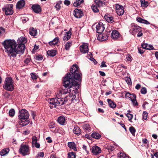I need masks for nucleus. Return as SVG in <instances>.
<instances>
[{"instance_id":"f257e3e1","label":"nucleus","mask_w":158,"mask_h":158,"mask_svg":"<svg viewBox=\"0 0 158 158\" xmlns=\"http://www.w3.org/2000/svg\"><path fill=\"white\" fill-rule=\"evenodd\" d=\"M79 68L77 64H73L70 69V73H67L63 78V86L66 88L60 91L56 94V98L50 99V104L55 106H60L64 104L68 101L67 96L63 98L62 94H66L68 93L74 92L76 93L79 88V82L76 81L77 80L81 82V74L79 71Z\"/></svg>"},{"instance_id":"f03ea898","label":"nucleus","mask_w":158,"mask_h":158,"mask_svg":"<svg viewBox=\"0 0 158 158\" xmlns=\"http://www.w3.org/2000/svg\"><path fill=\"white\" fill-rule=\"evenodd\" d=\"M2 44L6 52L10 56L15 57L16 56V47L17 44L15 42L11 40H6L4 41Z\"/></svg>"},{"instance_id":"7ed1b4c3","label":"nucleus","mask_w":158,"mask_h":158,"mask_svg":"<svg viewBox=\"0 0 158 158\" xmlns=\"http://www.w3.org/2000/svg\"><path fill=\"white\" fill-rule=\"evenodd\" d=\"M3 87L5 89L12 91L14 89V82L12 78L10 77H6L4 81Z\"/></svg>"},{"instance_id":"20e7f679","label":"nucleus","mask_w":158,"mask_h":158,"mask_svg":"<svg viewBox=\"0 0 158 158\" xmlns=\"http://www.w3.org/2000/svg\"><path fill=\"white\" fill-rule=\"evenodd\" d=\"M13 4H6L2 8V11L5 12L6 15H11L14 13Z\"/></svg>"},{"instance_id":"39448f33","label":"nucleus","mask_w":158,"mask_h":158,"mask_svg":"<svg viewBox=\"0 0 158 158\" xmlns=\"http://www.w3.org/2000/svg\"><path fill=\"white\" fill-rule=\"evenodd\" d=\"M19 153L23 156L28 155L29 153V146L26 144H22L19 149Z\"/></svg>"},{"instance_id":"423d86ee","label":"nucleus","mask_w":158,"mask_h":158,"mask_svg":"<svg viewBox=\"0 0 158 158\" xmlns=\"http://www.w3.org/2000/svg\"><path fill=\"white\" fill-rule=\"evenodd\" d=\"M29 114L28 111L24 109H22L19 111L18 117L19 119H28Z\"/></svg>"},{"instance_id":"0eeeda50","label":"nucleus","mask_w":158,"mask_h":158,"mask_svg":"<svg viewBox=\"0 0 158 158\" xmlns=\"http://www.w3.org/2000/svg\"><path fill=\"white\" fill-rule=\"evenodd\" d=\"M25 49V45L24 44H17L16 47V53L17 54H23Z\"/></svg>"},{"instance_id":"6e6552de","label":"nucleus","mask_w":158,"mask_h":158,"mask_svg":"<svg viewBox=\"0 0 158 158\" xmlns=\"http://www.w3.org/2000/svg\"><path fill=\"white\" fill-rule=\"evenodd\" d=\"M96 31L98 33V34L102 33L105 29L104 25L102 23H99L96 25Z\"/></svg>"},{"instance_id":"1a4fd4ad","label":"nucleus","mask_w":158,"mask_h":158,"mask_svg":"<svg viewBox=\"0 0 158 158\" xmlns=\"http://www.w3.org/2000/svg\"><path fill=\"white\" fill-rule=\"evenodd\" d=\"M141 27L137 26V25L134 24V26L130 30V32L132 35L135 34L136 32L141 31Z\"/></svg>"},{"instance_id":"9d476101","label":"nucleus","mask_w":158,"mask_h":158,"mask_svg":"<svg viewBox=\"0 0 158 158\" xmlns=\"http://www.w3.org/2000/svg\"><path fill=\"white\" fill-rule=\"evenodd\" d=\"M74 16L77 18H80L83 15L82 11L80 10L75 9L73 13Z\"/></svg>"},{"instance_id":"9b49d317","label":"nucleus","mask_w":158,"mask_h":158,"mask_svg":"<svg viewBox=\"0 0 158 158\" xmlns=\"http://www.w3.org/2000/svg\"><path fill=\"white\" fill-rule=\"evenodd\" d=\"M92 152L94 155H97L100 153L102 150L101 148L97 146H93L91 148Z\"/></svg>"},{"instance_id":"f8f14e48","label":"nucleus","mask_w":158,"mask_h":158,"mask_svg":"<svg viewBox=\"0 0 158 158\" xmlns=\"http://www.w3.org/2000/svg\"><path fill=\"white\" fill-rule=\"evenodd\" d=\"M80 50L82 53H87L89 51L88 46L86 44H83L80 46Z\"/></svg>"},{"instance_id":"ddd939ff","label":"nucleus","mask_w":158,"mask_h":158,"mask_svg":"<svg viewBox=\"0 0 158 158\" xmlns=\"http://www.w3.org/2000/svg\"><path fill=\"white\" fill-rule=\"evenodd\" d=\"M57 121L59 124L62 125H65L67 123L65 117L62 115L60 116L58 118Z\"/></svg>"},{"instance_id":"4468645a","label":"nucleus","mask_w":158,"mask_h":158,"mask_svg":"<svg viewBox=\"0 0 158 158\" xmlns=\"http://www.w3.org/2000/svg\"><path fill=\"white\" fill-rule=\"evenodd\" d=\"M25 5V2L24 0H20L16 4V6L17 9H20L22 8Z\"/></svg>"},{"instance_id":"2eb2a0df","label":"nucleus","mask_w":158,"mask_h":158,"mask_svg":"<svg viewBox=\"0 0 158 158\" xmlns=\"http://www.w3.org/2000/svg\"><path fill=\"white\" fill-rule=\"evenodd\" d=\"M32 9L35 13H38L41 12V10L40 7L38 5H33L32 6Z\"/></svg>"},{"instance_id":"dca6fc26","label":"nucleus","mask_w":158,"mask_h":158,"mask_svg":"<svg viewBox=\"0 0 158 158\" xmlns=\"http://www.w3.org/2000/svg\"><path fill=\"white\" fill-rule=\"evenodd\" d=\"M120 35L118 32L116 30H113L111 33V38L114 40L118 39Z\"/></svg>"},{"instance_id":"f3484780","label":"nucleus","mask_w":158,"mask_h":158,"mask_svg":"<svg viewBox=\"0 0 158 158\" xmlns=\"http://www.w3.org/2000/svg\"><path fill=\"white\" fill-rule=\"evenodd\" d=\"M108 36L105 34H103L102 33L98 34L97 37L98 40L101 41L106 40L108 39Z\"/></svg>"},{"instance_id":"a211bd4d","label":"nucleus","mask_w":158,"mask_h":158,"mask_svg":"<svg viewBox=\"0 0 158 158\" xmlns=\"http://www.w3.org/2000/svg\"><path fill=\"white\" fill-rule=\"evenodd\" d=\"M30 121L28 120V119H19V123L20 125H21L22 127L25 126L28 124Z\"/></svg>"},{"instance_id":"6ab92c4d","label":"nucleus","mask_w":158,"mask_h":158,"mask_svg":"<svg viewBox=\"0 0 158 158\" xmlns=\"http://www.w3.org/2000/svg\"><path fill=\"white\" fill-rule=\"evenodd\" d=\"M71 34L72 33L70 30L65 32L64 34V36L63 37V40L66 41L68 40L71 38Z\"/></svg>"},{"instance_id":"aec40b11","label":"nucleus","mask_w":158,"mask_h":158,"mask_svg":"<svg viewBox=\"0 0 158 158\" xmlns=\"http://www.w3.org/2000/svg\"><path fill=\"white\" fill-rule=\"evenodd\" d=\"M142 47L144 49L151 50L153 49L154 47L152 45H149L148 44L144 43L141 44Z\"/></svg>"},{"instance_id":"412c9836","label":"nucleus","mask_w":158,"mask_h":158,"mask_svg":"<svg viewBox=\"0 0 158 158\" xmlns=\"http://www.w3.org/2000/svg\"><path fill=\"white\" fill-rule=\"evenodd\" d=\"M136 20L139 22L144 23L147 25H148L150 24V23L148 21L142 19L140 17H138L136 19Z\"/></svg>"},{"instance_id":"4be33fe9","label":"nucleus","mask_w":158,"mask_h":158,"mask_svg":"<svg viewBox=\"0 0 158 158\" xmlns=\"http://www.w3.org/2000/svg\"><path fill=\"white\" fill-rule=\"evenodd\" d=\"M27 42L26 39L25 38L23 37H21L19 38L18 40V44H25Z\"/></svg>"},{"instance_id":"5701e85b","label":"nucleus","mask_w":158,"mask_h":158,"mask_svg":"<svg viewBox=\"0 0 158 158\" xmlns=\"http://www.w3.org/2000/svg\"><path fill=\"white\" fill-rule=\"evenodd\" d=\"M104 18L109 23H112L114 21L112 16H110L109 15H105L104 16Z\"/></svg>"},{"instance_id":"b1692460","label":"nucleus","mask_w":158,"mask_h":158,"mask_svg":"<svg viewBox=\"0 0 158 158\" xmlns=\"http://www.w3.org/2000/svg\"><path fill=\"white\" fill-rule=\"evenodd\" d=\"M109 106L112 108H114L116 107V105L115 103L112 101L110 99H108L107 100Z\"/></svg>"},{"instance_id":"393cba45","label":"nucleus","mask_w":158,"mask_h":158,"mask_svg":"<svg viewBox=\"0 0 158 158\" xmlns=\"http://www.w3.org/2000/svg\"><path fill=\"white\" fill-rule=\"evenodd\" d=\"M68 146L69 148L71 149H73L74 151H77V149L76 147L75 144L74 142H68Z\"/></svg>"},{"instance_id":"a878e982","label":"nucleus","mask_w":158,"mask_h":158,"mask_svg":"<svg viewBox=\"0 0 158 158\" xmlns=\"http://www.w3.org/2000/svg\"><path fill=\"white\" fill-rule=\"evenodd\" d=\"M59 40L58 37H56L53 40H52L49 42V44L51 46L55 45L58 43Z\"/></svg>"},{"instance_id":"bb28decb","label":"nucleus","mask_w":158,"mask_h":158,"mask_svg":"<svg viewBox=\"0 0 158 158\" xmlns=\"http://www.w3.org/2000/svg\"><path fill=\"white\" fill-rule=\"evenodd\" d=\"M73 133L77 135L80 134L81 130L79 127L76 126L74 127L73 130Z\"/></svg>"},{"instance_id":"cd10ccee","label":"nucleus","mask_w":158,"mask_h":158,"mask_svg":"<svg viewBox=\"0 0 158 158\" xmlns=\"http://www.w3.org/2000/svg\"><path fill=\"white\" fill-rule=\"evenodd\" d=\"M30 34L33 36H35L37 34V30L33 27H30L29 29Z\"/></svg>"},{"instance_id":"c85d7f7f","label":"nucleus","mask_w":158,"mask_h":158,"mask_svg":"<svg viewBox=\"0 0 158 158\" xmlns=\"http://www.w3.org/2000/svg\"><path fill=\"white\" fill-rule=\"evenodd\" d=\"M95 2L98 7L103 6L105 4V2L101 0H96Z\"/></svg>"},{"instance_id":"c756f323","label":"nucleus","mask_w":158,"mask_h":158,"mask_svg":"<svg viewBox=\"0 0 158 158\" xmlns=\"http://www.w3.org/2000/svg\"><path fill=\"white\" fill-rule=\"evenodd\" d=\"M10 151L9 148H6L2 150L1 152V156H4L7 154Z\"/></svg>"},{"instance_id":"7c9ffc66","label":"nucleus","mask_w":158,"mask_h":158,"mask_svg":"<svg viewBox=\"0 0 158 158\" xmlns=\"http://www.w3.org/2000/svg\"><path fill=\"white\" fill-rule=\"evenodd\" d=\"M91 136L94 138L97 139H99L101 137V135L98 133L96 132L93 133L91 135Z\"/></svg>"},{"instance_id":"2f4dec72","label":"nucleus","mask_w":158,"mask_h":158,"mask_svg":"<svg viewBox=\"0 0 158 158\" xmlns=\"http://www.w3.org/2000/svg\"><path fill=\"white\" fill-rule=\"evenodd\" d=\"M48 55L51 56H54L56 55V51L55 50L48 51L47 52Z\"/></svg>"},{"instance_id":"473e14b6","label":"nucleus","mask_w":158,"mask_h":158,"mask_svg":"<svg viewBox=\"0 0 158 158\" xmlns=\"http://www.w3.org/2000/svg\"><path fill=\"white\" fill-rule=\"evenodd\" d=\"M140 2L142 7H146L149 4L148 2L146 1L145 0H140Z\"/></svg>"},{"instance_id":"72a5a7b5","label":"nucleus","mask_w":158,"mask_h":158,"mask_svg":"<svg viewBox=\"0 0 158 158\" xmlns=\"http://www.w3.org/2000/svg\"><path fill=\"white\" fill-rule=\"evenodd\" d=\"M84 2L83 0H77L73 4L74 6H77Z\"/></svg>"},{"instance_id":"f704fd0d","label":"nucleus","mask_w":158,"mask_h":158,"mask_svg":"<svg viewBox=\"0 0 158 158\" xmlns=\"http://www.w3.org/2000/svg\"><path fill=\"white\" fill-rule=\"evenodd\" d=\"M134 99H131V101L135 106H136L138 105V103L136 100V96L135 95H133Z\"/></svg>"},{"instance_id":"c9c22d12","label":"nucleus","mask_w":158,"mask_h":158,"mask_svg":"<svg viewBox=\"0 0 158 158\" xmlns=\"http://www.w3.org/2000/svg\"><path fill=\"white\" fill-rule=\"evenodd\" d=\"M118 158H127V156L126 154L123 152H120L118 153Z\"/></svg>"},{"instance_id":"e433bc0d","label":"nucleus","mask_w":158,"mask_h":158,"mask_svg":"<svg viewBox=\"0 0 158 158\" xmlns=\"http://www.w3.org/2000/svg\"><path fill=\"white\" fill-rule=\"evenodd\" d=\"M85 131L86 132H88L90 131V127L89 124H86L83 127Z\"/></svg>"},{"instance_id":"4c0bfd02","label":"nucleus","mask_w":158,"mask_h":158,"mask_svg":"<svg viewBox=\"0 0 158 158\" xmlns=\"http://www.w3.org/2000/svg\"><path fill=\"white\" fill-rule=\"evenodd\" d=\"M68 158H76V154L73 152L68 153Z\"/></svg>"},{"instance_id":"58836bf2","label":"nucleus","mask_w":158,"mask_h":158,"mask_svg":"<svg viewBox=\"0 0 158 158\" xmlns=\"http://www.w3.org/2000/svg\"><path fill=\"white\" fill-rule=\"evenodd\" d=\"M129 131L133 136H135L136 130L135 128L132 126H131L129 128Z\"/></svg>"},{"instance_id":"ea45409f","label":"nucleus","mask_w":158,"mask_h":158,"mask_svg":"<svg viewBox=\"0 0 158 158\" xmlns=\"http://www.w3.org/2000/svg\"><path fill=\"white\" fill-rule=\"evenodd\" d=\"M116 12L118 15H122L124 12V10H123V7H121V9H120L118 10H117V11H116Z\"/></svg>"},{"instance_id":"a19ab883","label":"nucleus","mask_w":158,"mask_h":158,"mask_svg":"<svg viewBox=\"0 0 158 158\" xmlns=\"http://www.w3.org/2000/svg\"><path fill=\"white\" fill-rule=\"evenodd\" d=\"M72 42L70 41L68 42L65 46V48L66 50H68L72 45Z\"/></svg>"},{"instance_id":"79ce46f5","label":"nucleus","mask_w":158,"mask_h":158,"mask_svg":"<svg viewBox=\"0 0 158 158\" xmlns=\"http://www.w3.org/2000/svg\"><path fill=\"white\" fill-rule=\"evenodd\" d=\"M9 114L10 116L13 117L15 114V110L13 109H10L9 111Z\"/></svg>"},{"instance_id":"37998d69","label":"nucleus","mask_w":158,"mask_h":158,"mask_svg":"<svg viewBox=\"0 0 158 158\" xmlns=\"http://www.w3.org/2000/svg\"><path fill=\"white\" fill-rule=\"evenodd\" d=\"M62 2L61 1H60L58 2L56 4L55 7L58 10H59L61 7L60 5L62 4Z\"/></svg>"},{"instance_id":"c03bdc74","label":"nucleus","mask_w":158,"mask_h":158,"mask_svg":"<svg viewBox=\"0 0 158 158\" xmlns=\"http://www.w3.org/2000/svg\"><path fill=\"white\" fill-rule=\"evenodd\" d=\"M92 9L94 12L97 13L98 12L99 10L98 9L97 6L95 5L92 6Z\"/></svg>"},{"instance_id":"a18cd8bd","label":"nucleus","mask_w":158,"mask_h":158,"mask_svg":"<svg viewBox=\"0 0 158 158\" xmlns=\"http://www.w3.org/2000/svg\"><path fill=\"white\" fill-rule=\"evenodd\" d=\"M5 31V29L2 27H0V36L4 34Z\"/></svg>"},{"instance_id":"49530a36","label":"nucleus","mask_w":158,"mask_h":158,"mask_svg":"<svg viewBox=\"0 0 158 158\" xmlns=\"http://www.w3.org/2000/svg\"><path fill=\"white\" fill-rule=\"evenodd\" d=\"M140 92L142 94H145L147 93V89L146 88L143 87L141 89Z\"/></svg>"},{"instance_id":"de8ad7c7","label":"nucleus","mask_w":158,"mask_h":158,"mask_svg":"<svg viewBox=\"0 0 158 158\" xmlns=\"http://www.w3.org/2000/svg\"><path fill=\"white\" fill-rule=\"evenodd\" d=\"M43 56L41 55L36 56L35 57V59L38 60H41L43 59Z\"/></svg>"},{"instance_id":"09e8293b","label":"nucleus","mask_w":158,"mask_h":158,"mask_svg":"<svg viewBox=\"0 0 158 158\" xmlns=\"http://www.w3.org/2000/svg\"><path fill=\"white\" fill-rule=\"evenodd\" d=\"M126 116L128 118V120L129 121H131L133 117L132 114L127 113L126 114Z\"/></svg>"},{"instance_id":"8fccbe9b","label":"nucleus","mask_w":158,"mask_h":158,"mask_svg":"<svg viewBox=\"0 0 158 158\" xmlns=\"http://www.w3.org/2000/svg\"><path fill=\"white\" fill-rule=\"evenodd\" d=\"M31 78L33 80H36L38 77L37 76L35 75V73H31Z\"/></svg>"},{"instance_id":"3c124183","label":"nucleus","mask_w":158,"mask_h":158,"mask_svg":"<svg viewBox=\"0 0 158 158\" xmlns=\"http://www.w3.org/2000/svg\"><path fill=\"white\" fill-rule=\"evenodd\" d=\"M148 113L146 111H143V118L146 120L147 118Z\"/></svg>"},{"instance_id":"603ef678","label":"nucleus","mask_w":158,"mask_h":158,"mask_svg":"<svg viewBox=\"0 0 158 158\" xmlns=\"http://www.w3.org/2000/svg\"><path fill=\"white\" fill-rule=\"evenodd\" d=\"M121 7H123V6L122 5H119L118 4H116L115 6L116 11H117V10H118L120 9H121Z\"/></svg>"},{"instance_id":"864d4df0","label":"nucleus","mask_w":158,"mask_h":158,"mask_svg":"<svg viewBox=\"0 0 158 158\" xmlns=\"http://www.w3.org/2000/svg\"><path fill=\"white\" fill-rule=\"evenodd\" d=\"M125 81L128 84H131V80L130 77L126 78L125 79Z\"/></svg>"},{"instance_id":"5fc2aeb1","label":"nucleus","mask_w":158,"mask_h":158,"mask_svg":"<svg viewBox=\"0 0 158 158\" xmlns=\"http://www.w3.org/2000/svg\"><path fill=\"white\" fill-rule=\"evenodd\" d=\"M143 48H138V50L139 53L140 54H142L144 52V50L143 49Z\"/></svg>"},{"instance_id":"6e6d98bb","label":"nucleus","mask_w":158,"mask_h":158,"mask_svg":"<svg viewBox=\"0 0 158 158\" xmlns=\"http://www.w3.org/2000/svg\"><path fill=\"white\" fill-rule=\"evenodd\" d=\"M89 59L91 61H92L95 64H97V61L92 56H90V58H89Z\"/></svg>"},{"instance_id":"4d7b16f0","label":"nucleus","mask_w":158,"mask_h":158,"mask_svg":"<svg viewBox=\"0 0 158 158\" xmlns=\"http://www.w3.org/2000/svg\"><path fill=\"white\" fill-rule=\"evenodd\" d=\"M64 4L65 5L68 6L70 4V2L69 0H65L64 2Z\"/></svg>"},{"instance_id":"13d9d810","label":"nucleus","mask_w":158,"mask_h":158,"mask_svg":"<svg viewBox=\"0 0 158 158\" xmlns=\"http://www.w3.org/2000/svg\"><path fill=\"white\" fill-rule=\"evenodd\" d=\"M22 21L23 23H25L28 20V18H22Z\"/></svg>"},{"instance_id":"bf43d9fd","label":"nucleus","mask_w":158,"mask_h":158,"mask_svg":"<svg viewBox=\"0 0 158 158\" xmlns=\"http://www.w3.org/2000/svg\"><path fill=\"white\" fill-rule=\"evenodd\" d=\"M105 62L104 61H103L101 65L100 66L101 67H107V65L105 64Z\"/></svg>"},{"instance_id":"052dcab7","label":"nucleus","mask_w":158,"mask_h":158,"mask_svg":"<svg viewBox=\"0 0 158 158\" xmlns=\"http://www.w3.org/2000/svg\"><path fill=\"white\" fill-rule=\"evenodd\" d=\"M30 59H29V58H27L26 59V60H24V63L27 64H28L30 62Z\"/></svg>"},{"instance_id":"680f3d73","label":"nucleus","mask_w":158,"mask_h":158,"mask_svg":"<svg viewBox=\"0 0 158 158\" xmlns=\"http://www.w3.org/2000/svg\"><path fill=\"white\" fill-rule=\"evenodd\" d=\"M32 143H34L37 142V138L36 136H34L32 138Z\"/></svg>"},{"instance_id":"e2e57ef3","label":"nucleus","mask_w":158,"mask_h":158,"mask_svg":"<svg viewBox=\"0 0 158 158\" xmlns=\"http://www.w3.org/2000/svg\"><path fill=\"white\" fill-rule=\"evenodd\" d=\"M38 155L40 157H43L44 156V153L43 152H39L38 154Z\"/></svg>"},{"instance_id":"0e129e2a","label":"nucleus","mask_w":158,"mask_h":158,"mask_svg":"<svg viewBox=\"0 0 158 158\" xmlns=\"http://www.w3.org/2000/svg\"><path fill=\"white\" fill-rule=\"evenodd\" d=\"M46 139L47 140V142L48 143H51L52 142V140H51V137H48L46 138Z\"/></svg>"},{"instance_id":"69168bd1","label":"nucleus","mask_w":158,"mask_h":158,"mask_svg":"<svg viewBox=\"0 0 158 158\" xmlns=\"http://www.w3.org/2000/svg\"><path fill=\"white\" fill-rule=\"evenodd\" d=\"M35 143V146L37 148H40V145L39 143L35 142L34 143Z\"/></svg>"},{"instance_id":"338daca9","label":"nucleus","mask_w":158,"mask_h":158,"mask_svg":"<svg viewBox=\"0 0 158 158\" xmlns=\"http://www.w3.org/2000/svg\"><path fill=\"white\" fill-rule=\"evenodd\" d=\"M39 48V46L35 45L34 46V48L33 49V51L35 52V51Z\"/></svg>"},{"instance_id":"774afa93","label":"nucleus","mask_w":158,"mask_h":158,"mask_svg":"<svg viewBox=\"0 0 158 158\" xmlns=\"http://www.w3.org/2000/svg\"><path fill=\"white\" fill-rule=\"evenodd\" d=\"M83 149L85 150L87 153H88L89 152L87 150V147L85 145H83L82 147Z\"/></svg>"}]
</instances>
